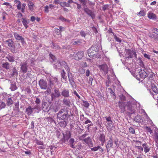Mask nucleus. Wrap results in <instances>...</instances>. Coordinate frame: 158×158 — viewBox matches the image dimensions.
<instances>
[{
	"label": "nucleus",
	"instance_id": "56",
	"mask_svg": "<svg viewBox=\"0 0 158 158\" xmlns=\"http://www.w3.org/2000/svg\"><path fill=\"white\" fill-rule=\"evenodd\" d=\"M40 100L39 98H36V100L35 101V102L37 104H40Z\"/></svg>",
	"mask_w": 158,
	"mask_h": 158
},
{
	"label": "nucleus",
	"instance_id": "28",
	"mask_svg": "<svg viewBox=\"0 0 158 158\" xmlns=\"http://www.w3.org/2000/svg\"><path fill=\"white\" fill-rule=\"evenodd\" d=\"M63 102L64 104L69 106H70L71 102L69 99L64 98L63 99Z\"/></svg>",
	"mask_w": 158,
	"mask_h": 158
},
{
	"label": "nucleus",
	"instance_id": "33",
	"mask_svg": "<svg viewBox=\"0 0 158 158\" xmlns=\"http://www.w3.org/2000/svg\"><path fill=\"white\" fill-rule=\"evenodd\" d=\"M88 135V134L86 132L82 135L80 136L79 139L80 140L84 141L85 139V138Z\"/></svg>",
	"mask_w": 158,
	"mask_h": 158
},
{
	"label": "nucleus",
	"instance_id": "42",
	"mask_svg": "<svg viewBox=\"0 0 158 158\" xmlns=\"http://www.w3.org/2000/svg\"><path fill=\"white\" fill-rule=\"evenodd\" d=\"M100 140L103 143L105 142V135L104 134L101 135L99 137Z\"/></svg>",
	"mask_w": 158,
	"mask_h": 158
},
{
	"label": "nucleus",
	"instance_id": "31",
	"mask_svg": "<svg viewBox=\"0 0 158 158\" xmlns=\"http://www.w3.org/2000/svg\"><path fill=\"white\" fill-rule=\"evenodd\" d=\"M23 20L22 21V23L24 26L25 27L27 28L28 27L27 24L29 23V20H27L23 18Z\"/></svg>",
	"mask_w": 158,
	"mask_h": 158
},
{
	"label": "nucleus",
	"instance_id": "3",
	"mask_svg": "<svg viewBox=\"0 0 158 158\" xmlns=\"http://www.w3.org/2000/svg\"><path fill=\"white\" fill-rule=\"evenodd\" d=\"M83 56V52L82 51L78 52H75L73 54H71L70 56L72 59L78 60L82 58Z\"/></svg>",
	"mask_w": 158,
	"mask_h": 158
},
{
	"label": "nucleus",
	"instance_id": "35",
	"mask_svg": "<svg viewBox=\"0 0 158 158\" xmlns=\"http://www.w3.org/2000/svg\"><path fill=\"white\" fill-rule=\"evenodd\" d=\"M60 5L61 6H62V7H64V6H66V7H70V4L69 3H67L65 2H61L60 3Z\"/></svg>",
	"mask_w": 158,
	"mask_h": 158
},
{
	"label": "nucleus",
	"instance_id": "22",
	"mask_svg": "<svg viewBox=\"0 0 158 158\" xmlns=\"http://www.w3.org/2000/svg\"><path fill=\"white\" fill-rule=\"evenodd\" d=\"M62 95L65 97H69V91L68 90H63L61 92Z\"/></svg>",
	"mask_w": 158,
	"mask_h": 158
},
{
	"label": "nucleus",
	"instance_id": "25",
	"mask_svg": "<svg viewBox=\"0 0 158 158\" xmlns=\"http://www.w3.org/2000/svg\"><path fill=\"white\" fill-rule=\"evenodd\" d=\"M154 139L156 143V145L158 149V131L155 132Z\"/></svg>",
	"mask_w": 158,
	"mask_h": 158
},
{
	"label": "nucleus",
	"instance_id": "12",
	"mask_svg": "<svg viewBox=\"0 0 158 158\" xmlns=\"http://www.w3.org/2000/svg\"><path fill=\"white\" fill-rule=\"evenodd\" d=\"M113 145V141L112 139L110 138L109 140L108 141L106 147L107 152H108L110 150L111 148H112Z\"/></svg>",
	"mask_w": 158,
	"mask_h": 158
},
{
	"label": "nucleus",
	"instance_id": "10",
	"mask_svg": "<svg viewBox=\"0 0 158 158\" xmlns=\"http://www.w3.org/2000/svg\"><path fill=\"white\" fill-rule=\"evenodd\" d=\"M138 71L139 76L141 78L144 79L148 76V74L145 70L143 69H138Z\"/></svg>",
	"mask_w": 158,
	"mask_h": 158
},
{
	"label": "nucleus",
	"instance_id": "64",
	"mask_svg": "<svg viewBox=\"0 0 158 158\" xmlns=\"http://www.w3.org/2000/svg\"><path fill=\"white\" fill-rule=\"evenodd\" d=\"M85 118L87 120L85 122V124H87L89 123H91V121L89 119H88L87 118Z\"/></svg>",
	"mask_w": 158,
	"mask_h": 158
},
{
	"label": "nucleus",
	"instance_id": "41",
	"mask_svg": "<svg viewBox=\"0 0 158 158\" xmlns=\"http://www.w3.org/2000/svg\"><path fill=\"white\" fill-rule=\"evenodd\" d=\"M6 106V104L5 103L0 100V109L4 108Z\"/></svg>",
	"mask_w": 158,
	"mask_h": 158
},
{
	"label": "nucleus",
	"instance_id": "62",
	"mask_svg": "<svg viewBox=\"0 0 158 158\" xmlns=\"http://www.w3.org/2000/svg\"><path fill=\"white\" fill-rule=\"evenodd\" d=\"M144 56L148 59H150V55H148L147 54H146V53H145L143 54Z\"/></svg>",
	"mask_w": 158,
	"mask_h": 158
},
{
	"label": "nucleus",
	"instance_id": "16",
	"mask_svg": "<svg viewBox=\"0 0 158 158\" xmlns=\"http://www.w3.org/2000/svg\"><path fill=\"white\" fill-rule=\"evenodd\" d=\"M63 138L64 140H68L71 137L70 132L69 131H66L63 133Z\"/></svg>",
	"mask_w": 158,
	"mask_h": 158
},
{
	"label": "nucleus",
	"instance_id": "1",
	"mask_svg": "<svg viewBox=\"0 0 158 158\" xmlns=\"http://www.w3.org/2000/svg\"><path fill=\"white\" fill-rule=\"evenodd\" d=\"M10 48L11 52L13 53H16L20 50L21 46L19 44H15L13 41L11 39H9L4 42Z\"/></svg>",
	"mask_w": 158,
	"mask_h": 158
},
{
	"label": "nucleus",
	"instance_id": "11",
	"mask_svg": "<svg viewBox=\"0 0 158 158\" xmlns=\"http://www.w3.org/2000/svg\"><path fill=\"white\" fill-rule=\"evenodd\" d=\"M83 10L85 13L90 16L92 19H94L95 18V15L92 11L89 10L88 8L87 7H84Z\"/></svg>",
	"mask_w": 158,
	"mask_h": 158
},
{
	"label": "nucleus",
	"instance_id": "44",
	"mask_svg": "<svg viewBox=\"0 0 158 158\" xmlns=\"http://www.w3.org/2000/svg\"><path fill=\"white\" fill-rule=\"evenodd\" d=\"M105 118H106V121L109 123L108 124H112V121L111 120V118L110 117H105Z\"/></svg>",
	"mask_w": 158,
	"mask_h": 158
},
{
	"label": "nucleus",
	"instance_id": "59",
	"mask_svg": "<svg viewBox=\"0 0 158 158\" xmlns=\"http://www.w3.org/2000/svg\"><path fill=\"white\" fill-rule=\"evenodd\" d=\"M114 39L116 41L118 42L119 43H120L121 42V40L116 36H114Z\"/></svg>",
	"mask_w": 158,
	"mask_h": 158
},
{
	"label": "nucleus",
	"instance_id": "58",
	"mask_svg": "<svg viewBox=\"0 0 158 158\" xmlns=\"http://www.w3.org/2000/svg\"><path fill=\"white\" fill-rule=\"evenodd\" d=\"M152 31L154 33L158 35V34L157 33V32H158V29L156 28H154Z\"/></svg>",
	"mask_w": 158,
	"mask_h": 158
},
{
	"label": "nucleus",
	"instance_id": "54",
	"mask_svg": "<svg viewBox=\"0 0 158 158\" xmlns=\"http://www.w3.org/2000/svg\"><path fill=\"white\" fill-rule=\"evenodd\" d=\"M59 19L63 22H69V20L62 16H60Z\"/></svg>",
	"mask_w": 158,
	"mask_h": 158
},
{
	"label": "nucleus",
	"instance_id": "15",
	"mask_svg": "<svg viewBox=\"0 0 158 158\" xmlns=\"http://www.w3.org/2000/svg\"><path fill=\"white\" fill-rule=\"evenodd\" d=\"M68 73V76L69 81V83L72 86H73L75 82L74 81L72 74L71 73Z\"/></svg>",
	"mask_w": 158,
	"mask_h": 158
},
{
	"label": "nucleus",
	"instance_id": "4",
	"mask_svg": "<svg viewBox=\"0 0 158 158\" xmlns=\"http://www.w3.org/2000/svg\"><path fill=\"white\" fill-rule=\"evenodd\" d=\"M125 58H131L133 56L136 58V54L135 52L130 49H126L125 50Z\"/></svg>",
	"mask_w": 158,
	"mask_h": 158
},
{
	"label": "nucleus",
	"instance_id": "53",
	"mask_svg": "<svg viewBox=\"0 0 158 158\" xmlns=\"http://www.w3.org/2000/svg\"><path fill=\"white\" fill-rule=\"evenodd\" d=\"M36 143L39 145H42L43 144V143L42 141H40L38 140H36L35 141Z\"/></svg>",
	"mask_w": 158,
	"mask_h": 158
},
{
	"label": "nucleus",
	"instance_id": "47",
	"mask_svg": "<svg viewBox=\"0 0 158 158\" xmlns=\"http://www.w3.org/2000/svg\"><path fill=\"white\" fill-rule=\"evenodd\" d=\"M33 5L34 4L31 1L29 2L28 6V7L31 10L32 9Z\"/></svg>",
	"mask_w": 158,
	"mask_h": 158
},
{
	"label": "nucleus",
	"instance_id": "32",
	"mask_svg": "<svg viewBox=\"0 0 158 158\" xmlns=\"http://www.w3.org/2000/svg\"><path fill=\"white\" fill-rule=\"evenodd\" d=\"M17 89L16 84L15 83H12L10 84V89L12 91H14Z\"/></svg>",
	"mask_w": 158,
	"mask_h": 158
},
{
	"label": "nucleus",
	"instance_id": "5",
	"mask_svg": "<svg viewBox=\"0 0 158 158\" xmlns=\"http://www.w3.org/2000/svg\"><path fill=\"white\" fill-rule=\"evenodd\" d=\"M48 80L49 85L48 88H51L56 83H57L58 82V80L56 77H50L48 78Z\"/></svg>",
	"mask_w": 158,
	"mask_h": 158
},
{
	"label": "nucleus",
	"instance_id": "52",
	"mask_svg": "<svg viewBox=\"0 0 158 158\" xmlns=\"http://www.w3.org/2000/svg\"><path fill=\"white\" fill-rule=\"evenodd\" d=\"M55 32L58 35H61L60 31L58 28H55Z\"/></svg>",
	"mask_w": 158,
	"mask_h": 158
},
{
	"label": "nucleus",
	"instance_id": "40",
	"mask_svg": "<svg viewBox=\"0 0 158 158\" xmlns=\"http://www.w3.org/2000/svg\"><path fill=\"white\" fill-rule=\"evenodd\" d=\"M52 47L53 48L56 50H59L60 48L59 46L57 44L55 43L52 44Z\"/></svg>",
	"mask_w": 158,
	"mask_h": 158
},
{
	"label": "nucleus",
	"instance_id": "63",
	"mask_svg": "<svg viewBox=\"0 0 158 158\" xmlns=\"http://www.w3.org/2000/svg\"><path fill=\"white\" fill-rule=\"evenodd\" d=\"M73 94H75L76 96L79 99H80V96L78 94V93H77V92L75 91V90H74L73 91Z\"/></svg>",
	"mask_w": 158,
	"mask_h": 158
},
{
	"label": "nucleus",
	"instance_id": "17",
	"mask_svg": "<svg viewBox=\"0 0 158 158\" xmlns=\"http://www.w3.org/2000/svg\"><path fill=\"white\" fill-rule=\"evenodd\" d=\"M36 107L32 108L31 106H29L26 110V113L28 115H31L33 112V110L36 109Z\"/></svg>",
	"mask_w": 158,
	"mask_h": 158
},
{
	"label": "nucleus",
	"instance_id": "55",
	"mask_svg": "<svg viewBox=\"0 0 158 158\" xmlns=\"http://www.w3.org/2000/svg\"><path fill=\"white\" fill-rule=\"evenodd\" d=\"M156 35L152 34V33H149L148 35V36L152 38H154V39L156 37Z\"/></svg>",
	"mask_w": 158,
	"mask_h": 158
},
{
	"label": "nucleus",
	"instance_id": "7",
	"mask_svg": "<svg viewBox=\"0 0 158 158\" xmlns=\"http://www.w3.org/2000/svg\"><path fill=\"white\" fill-rule=\"evenodd\" d=\"M20 71L23 73H25L27 71L29 65L28 64L27 61L21 63L20 64Z\"/></svg>",
	"mask_w": 158,
	"mask_h": 158
},
{
	"label": "nucleus",
	"instance_id": "37",
	"mask_svg": "<svg viewBox=\"0 0 158 158\" xmlns=\"http://www.w3.org/2000/svg\"><path fill=\"white\" fill-rule=\"evenodd\" d=\"M49 56L51 58V59H50V61L52 62H55L56 61V59L55 57L51 53H49Z\"/></svg>",
	"mask_w": 158,
	"mask_h": 158
},
{
	"label": "nucleus",
	"instance_id": "51",
	"mask_svg": "<svg viewBox=\"0 0 158 158\" xmlns=\"http://www.w3.org/2000/svg\"><path fill=\"white\" fill-rule=\"evenodd\" d=\"M129 131L132 134H135V131L134 129L131 127H130L129 128Z\"/></svg>",
	"mask_w": 158,
	"mask_h": 158
},
{
	"label": "nucleus",
	"instance_id": "50",
	"mask_svg": "<svg viewBox=\"0 0 158 158\" xmlns=\"http://www.w3.org/2000/svg\"><path fill=\"white\" fill-rule=\"evenodd\" d=\"M60 124L61 127H65L66 125V123L65 121H63L60 122Z\"/></svg>",
	"mask_w": 158,
	"mask_h": 158
},
{
	"label": "nucleus",
	"instance_id": "21",
	"mask_svg": "<svg viewBox=\"0 0 158 158\" xmlns=\"http://www.w3.org/2000/svg\"><path fill=\"white\" fill-rule=\"evenodd\" d=\"M69 143L72 148H75L74 145L75 144V142L74 139L71 138L69 140Z\"/></svg>",
	"mask_w": 158,
	"mask_h": 158
},
{
	"label": "nucleus",
	"instance_id": "43",
	"mask_svg": "<svg viewBox=\"0 0 158 158\" xmlns=\"http://www.w3.org/2000/svg\"><path fill=\"white\" fill-rule=\"evenodd\" d=\"M83 101V105L86 108H88L89 106V104L86 101Z\"/></svg>",
	"mask_w": 158,
	"mask_h": 158
},
{
	"label": "nucleus",
	"instance_id": "24",
	"mask_svg": "<svg viewBox=\"0 0 158 158\" xmlns=\"http://www.w3.org/2000/svg\"><path fill=\"white\" fill-rule=\"evenodd\" d=\"M62 66L66 70L67 73H69L70 69L67 65V64L66 62L63 61H62Z\"/></svg>",
	"mask_w": 158,
	"mask_h": 158
},
{
	"label": "nucleus",
	"instance_id": "34",
	"mask_svg": "<svg viewBox=\"0 0 158 158\" xmlns=\"http://www.w3.org/2000/svg\"><path fill=\"white\" fill-rule=\"evenodd\" d=\"M66 73L64 72V70H62V72L61 73V77L63 78V79L65 81V82H66L67 81V77L65 76Z\"/></svg>",
	"mask_w": 158,
	"mask_h": 158
},
{
	"label": "nucleus",
	"instance_id": "27",
	"mask_svg": "<svg viewBox=\"0 0 158 158\" xmlns=\"http://www.w3.org/2000/svg\"><path fill=\"white\" fill-rule=\"evenodd\" d=\"M142 146L144 149V151L145 153H147L150 151V148L147 145L146 143H144L142 145Z\"/></svg>",
	"mask_w": 158,
	"mask_h": 158
},
{
	"label": "nucleus",
	"instance_id": "26",
	"mask_svg": "<svg viewBox=\"0 0 158 158\" xmlns=\"http://www.w3.org/2000/svg\"><path fill=\"white\" fill-rule=\"evenodd\" d=\"M62 60H59L56 64L54 63V67L56 68L60 69L61 66H62Z\"/></svg>",
	"mask_w": 158,
	"mask_h": 158
},
{
	"label": "nucleus",
	"instance_id": "23",
	"mask_svg": "<svg viewBox=\"0 0 158 158\" xmlns=\"http://www.w3.org/2000/svg\"><path fill=\"white\" fill-rule=\"evenodd\" d=\"M6 58L10 62H13L15 61V58L10 54H8L6 56Z\"/></svg>",
	"mask_w": 158,
	"mask_h": 158
},
{
	"label": "nucleus",
	"instance_id": "36",
	"mask_svg": "<svg viewBox=\"0 0 158 158\" xmlns=\"http://www.w3.org/2000/svg\"><path fill=\"white\" fill-rule=\"evenodd\" d=\"M81 43V40H73L72 42V43L73 44H79L80 43Z\"/></svg>",
	"mask_w": 158,
	"mask_h": 158
},
{
	"label": "nucleus",
	"instance_id": "46",
	"mask_svg": "<svg viewBox=\"0 0 158 158\" xmlns=\"http://www.w3.org/2000/svg\"><path fill=\"white\" fill-rule=\"evenodd\" d=\"M79 1L85 7L86 6V3L87 0H79Z\"/></svg>",
	"mask_w": 158,
	"mask_h": 158
},
{
	"label": "nucleus",
	"instance_id": "19",
	"mask_svg": "<svg viewBox=\"0 0 158 158\" xmlns=\"http://www.w3.org/2000/svg\"><path fill=\"white\" fill-rule=\"evenodd\" d=\"M118 103L119 107L121 109L122 111L123 112H124L125 111V107L126 105V103L125 102H122L119 101L118 102Z\"/></svg>",
	"mask_w": 158,
	"mask_h": 158
},
{
	"label": "nucleus",
	"instance_id": "45",
	"mask_svg": "<svg viewBox=\"0 0 158 158\" xmlns=\"http://www.w3.org/2000/svg\"><path fill=\"white\" fill-rule=\"evenodd\" d=\"M137 15L139 16H144L145 15V12L143 10H141Z\"/></svg>",
	"mask_w": 158,
	"mask_h": 158
},
{
	"label": "nucleus",
	"instance_id": "60",
	"mask_svg": "<svg viewBox=\"0 0 158 158\" xmlns=\"http://www.w3.org/2000/svg\"><path fill=\"white\" fill-rule=\"evenodd\" d=\"M45 9H44V11L46 13H48L49 12L48 9L49 8V6H46L45 7Z\"/></svg>",
	"mask_w": 158,
	"mask_h": 158
},
{
	"label": "nucleus",
	"instance_id": "2",
	"mask_svg": "<svg viewBox=\"0 0 158 158\" xmlns=\"http://www.w3.org/2000/svg\"><path fill=\"white\" fill-rule=\"evenodd\" d=\"M68 113L66 110L64 109H61L57 114V118L60 120H64L68 117Z\"/></svg>",
	"mask_w": 158,
	"mask_h": 158
},
{
	"label": "nucleus",
	"instance_id": "30",
	"mask_svg": "<svg viewBox=\"0 0 158 158\" xmlns=\"http://www.w3.org/2000/svg\"><path fill=\"white\" fill-rule=\"evenodd\" d=\"M14 35L15 38L17 40H23V38L21 36H20L19 34L16 33H14Z\"/></svg>",
	"mask_w": 158,
	"mask_h": 158
},
{
	"label": "nucleus",
	"instance_id": "6",
	"mask_svg": "<svg viewBox=\"0 0 158 158\" xmlns=\"http://www.w3.org/2000/svg\"><path fill=\"white\" fill-rule=\"evenodd\" d=\"M136 107L135 104L130 102L127 103V109L129 111V112L131 114H132L135 113Z\"/></svg>",
	"mask_w": 158,
	"mask_h": 158
},
{
	"label": "nucleus",
	"instance_id": "39",
	"mask_svg": "<svg viewBox=\"0 0 158 158\" xmlns=\"http://www.w3.org/2000/svg\"><path fill=\"white\" fill-rule=\"evenodd\" d=\"M13 101L11 98H9L7 100V104L8 106H10L12 104Z\"/></svg>",
	"mask_w": 158,
	"mask_h": 158
},
{
	"label": "nucleus",
	"instance_id": "57",
	"mask_svg": "<svg viewBox=\"0 0 158 158\" xmlns=\"http://www.w3.org/2000/svg\"><path fill=\"white\" fill-rule=\"evenodd\" d=\"M18 4L17 6V8L18 10L21 9V3L20 1H18Z\"/></svg>",
	"mask_w": 158,
	"mask_h": 158
},
{
	"label": "nucleus",
	"instance_id": "29",
	"mask_svg": "<svg viewBox=\"0 0 158 158\" xmlns=\"http://www.w3.org/2000/svg\"><path fill=\"white\" fill-rule=\"evenodd\" d=\"M2 67L6 69H10V64L7 62H3L2 64Z\"/></svg>",
	"mask_w": 158,
	"mask_h": 158
},
{
	"label": "nucleus",
	"instance_id": "13",
	"mask_svg": "<svg viewBox=\"0 0 158 158\" xmlns=\"http://www.w3.org/2000/svg\"><path fill=\"white\" fill-rule=\"evenodd\" d=\"M84 141L89 147H92L93 146V143L90 137H89L85 138Z\"/></svg>",
	"mask_w": 158,
	"mask_h": 158
},
{
	"label": "nucleus",
	"instance_id": "8",
	"mask_svg": "<svg viewBox=\"0 0 158 158\" xmlns=\"http://www.w3.org/2000/svg\"><path fill=\"white\" fill-rule=\"evenodd\" d=\"M151 87L152 91L155 93V94L151 93V95L154 97V98L155 99H156L157 98H158V88L157 86L154 84H152Z\"/></svg>",
	"mask_w": 158,
	"mask_h": 158
},
{
	"label": "nucleus",
	"instance_id": "14",
	"mask_svg": "<svg viewBox=\"0 0 158 158\" xmlns=\"http://www.w3.org/2000/svg\"><path fill=\"white\" fill-rule=\"evenodd\" d=\"M99 68L100 70L103 71L106 73H107L108 71V68L107 64H106L99 65Z\"/></svg>",
	"mask_w": 158,
	"mask_h": 158
},
{
	"label": "nucleus",
	"instance_id": "9",
	"mask_svg": "<svg viewBox=\"0 0 158 158\" xmlns=\"http://www.w3.org/2000/svg\"><path fill=\"white\" fill-rule=\"evenodd\" d=\"M39 84L41 89H47V82L43 79L40 80L39 81Z\"/></svg>",
	"mask_w": 158,
	"mask_h": 158
},
{
	"label": "nucleus",
	"instance_id": "49",
	"mask_svg": "<svg viewBox=\"0 0 158 158\" xmlns=\"http://www.w3.org/2000/svg\"><path fill=\"white\" fill-rule=\"evenodd\" d=\"M100 148H101L100 146H98L97 147L92 148H91V149L92 151H96L98 150V149H100Z\"/></svg>",
	"mask_w": 158,
	"mask_h": 158
},
{
	"label": "nucleus",
	"instance_id": "61",
	"mask_svg": "<svg viewBox=\"0 0 158 158\" xmlns=\"http://www.w3.org/2000/svg\"><path fill=\"white\" fill-rule=\"evenodd\" d=\"M121 100L122 101H124L125 100V97L123 95H121L119 96Z\"/></svg>",
	"mask_w": 158,
	"mask_h": 158
},
{
	"label": "nucleus",
	"instance_id": "38",
	"mask_svg": "<svg viewBox=\"0 0 158 158\" xmlns=\"http://www.w3.org/2000/svg\"><path fill=\"white\" fill-rule=\"evenodd\" d=\"M141 119V117L140 115H138L135 117L134 120L136 122H140Z\"/></svg>",
	"mask_w": 158,
	"mask_h": 158
},
{
	"label": "nucleus",
	"instance_id": "48",
	"mask_svg": "<svg viewBox=\"0 0 158 158\" xmlns=\"http://www.w3.org/2000/svg\"><path fill=\"white\" fill-rule=\"evenodd\" d=\"M145 129L147 131L150 132V134L152 133V131L151 130L150 128L148 127H145Z\"/></svg>",
	"mask_w": 158,
	"mask_h": 158
},
{
	"label": "nucleus",
	"instance_id": "18",
	"mask_svg": "<svg viewBox=\"0 0 158 158\" xmlns=\"http://www.w3.org/2000/svg\"><path fill=\"white\" fill-rule=\"evenodd\" d=\"M60 96V94L58 89H55L54 93L52 94V97L58 98Z\"/></svg>",
	"mask_w": 158,
	"mask_h": 158
},
{
	"label": "nucleus",
	"instance_id": "20",
	"mask_svg": "<svg viewBox=\"0 0 158 158\" xmlns=\"http://www.w3.org/2000/svg\"><path fill=\"white\" fill-rule=\"evenodd\" d=\"M148 17L149 19L153 20L156 19V15L151 12H149L148 13Z\"/></svg>",
	"mask_w": 158,
	"mask_h": 158
}]
</instances>
